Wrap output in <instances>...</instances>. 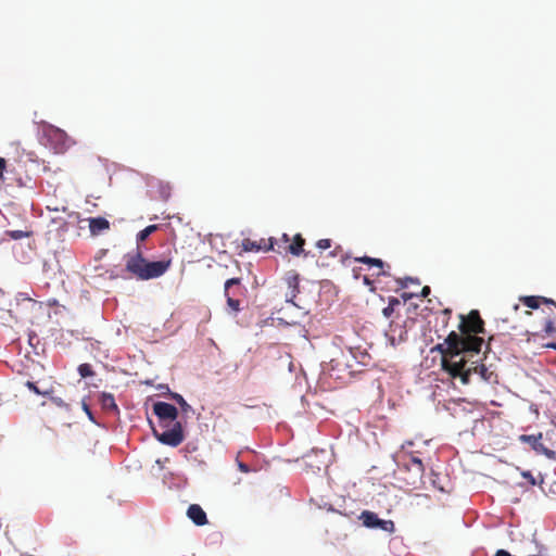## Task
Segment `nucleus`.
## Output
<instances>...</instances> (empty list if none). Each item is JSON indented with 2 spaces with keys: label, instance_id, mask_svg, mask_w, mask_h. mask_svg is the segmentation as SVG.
<instances>
[{
  "label": "nucleus",
  "instance_id": "f257e3e1",
  "mask_svg": "<svg viewBox=\"0 0 556 556\" xmlns=\"http://www.w3.org/2000/svg\"><path fill=\"white\" fill-rule=\"evenodd\" d=\"M484 340L482 338L465 339L457 332L451 331L443 343L431 349V352L441 354V367L452 378H459L462 383L468 384V371H464L465 354H479Z\"/></svg>",
  "mask_w": 556,
  "mask_h": 556
},
{
  "label": "nucleus",
  "instance_id": "f03ea898",
  "mask_svg": "<svg viewBox=\"0 0 556 556\" xmlns=\"http://www.w3.org/2000/svg\"><path fill=\"white\" fill-rule=\"evenodd\" d=\"M170 260L149 261L137 247L134 253L126 255L125 270L138 280H150L163 276L170 267Z\"/></svg>",
  "mask_w": 556,
  "mask_h": 556
},
{
  "label": "nucleus",
  "instance_id": "7ed1b4c3",
  "mask_svg": "<svg viewBox=\"0 0 556 556\" xmlns=\"http://www.w3.org/2000/svg\"><path fill=\"white\" fill-rule=\"evenodd\" d=\"M24 165L21 163L5 165L3 178H1L3 185V191L9 195L14 197L15 189L31 188V177L24 169Z\"/></svg>",
  "mask_w": 556,
  "mask_h": 556
},
{
  "label": "nucleus",
  "instance_id": "20e7f679",
  "mask_svg": "<svg viewBox=\"0 0 556 556\" xmlns=\"http://www.w3.org/2000/svg\"><path fill=\"white\" fill-rule=\"evenodd\" d=\"M458 336L468 338H479L477 334L484 333V321L477 309L470 311L467 315H459Z\"/></svg>",
  "mask_w": 556,
  "mask_h": 556
},
{
  "label": "nucleus",
  "instance_id": "39448f33",
  "mask_svg": "<svg viewBox=\"0 0 556 556\" xmlns=\"http://www.w3.org/2000/svg\"><path fill=\"white\" fill-rule=\"evenodd\" d=\"M42 134L55 153H64L72 144L68 135L51 124L45 123L42 125Z\"/></svg>",
  "mask_w": 556,
  "mask_h": 556
},
{
  "label": "nucleus",
  "instance_id": "423d86ee",
  "mask_svg": "<svg viewBox=\"0 0 556 556\" xmlns=\"http://www.w3.org/2000/svg\"><path fill=\"white\" fill-rule=\"evenodd\" d=\"M401 468L409 473V477L406 479L408 485L416 486L417 483L422 481L425 466L422 460L417 456L410 453L403 455Z\"/></svg>",
  "mask_w": 556,
  "mask_h": 556
},
{
  "label": "nucleus",
  "instance_id": "0eeeda50",
  "mask_svg": "<svg viewBox=\"0 0 556 556\" xmlns=\"http://www.w3.org/2000/svg\"><path fill=\"white\" fill-rule=\"evenodd\" d=\"M477 354H465L464 356V371H468V382L470 381L472 374L479 375L480 378L485 382H496L497 376L494 374V371L490 370L484 364H479L478 361H471V357Z\"/></svg>",
  "mask_w": 556,
  "mask_h": 556
},
{
  "label": "nucleus",
  "instance_id": "6e6552de",
  "mask_svg": "<svg viewBox=\"0 0 556 556\" xmlns=\"http://www.w3.org/2000/svg\"><path fill=\"white\" fill-rule=\"evenodd\" d=\"M358 519L364 527L369 529H380L388 533L395 531V525L392 520L380 519L376 513L370 510H363Z\"/></svg>",
  "mask_w": 556,
  "mask_h": 556
},
{
  "label": "nucleus",
  "instance_id": "1a4fd4ad",
  "mask_svg": "<svg viewBox=\"0 0 556 556\" xmlns=\"http://www.w3.org/2000/svg\"><path fill=\"white\" fill-rule=\"evenodd\" d=\"M153 433L161 443L173 447L178 446L185 439L182 426L179 421H176L170 429L162 433H159L155 429Z\"/></svg>",
  "mask_w": 556,
  "mask_h": 556
},
{
  "label": "nucleus",
  "instance_id": "9d476101",
  "mask_svg": "<svg viewBox=\"0 0 556 556\" xmlns=\"http://www.w3.org/2000/svg\"><path fill=\"white\" fill-rule=\"evenodd\" d=\"M242 293L239 278H230L226 280L224 286V294L227 299V305L232 312L240 311V301L236 299L237 295Z\"/></svg>",
  "mask_w": 556,
  "mask_h": 556
},
{
  "label": "nucleus",
  "instance_id": "9b49d317",
  "mask_svg": "<svg viewBox=\"0 0 556 556\" xmlns=\"http://www.w3.org/2000/svg\"><path fill=\"white\" fill-rule=\"evenodd\" d=\"M241 248L244 252L269 251L274 249V239L252 240L250 238H245L241 242Z\"/></svg>",
  "mask_w": 556,
  "mask_h": 556
},
{
  "label": "nucleus",
  "instance_id": "f8f14e48",
  "mask_svg": "<svg viewBox=\"0 0 556 556\" xmlns=\"http://www.w3.org/2000/svg\"><path fill=\"white\" fill-rule=\"evenodd\" d=\"M153 413L157 416V418L163 420L174 421L178 417L177 408L166 402H156L153 404Z\"/></svg>",
  "mask_w": 556,
  "mask_h": 556
},
{
  "label": "nucleus",
  "instance_id": "ddd939ff",
  "mask_svg": "<svg viewBox=\"0 0 556 556\" xmlns=\"http://www.w3.org/2000/svg\"><path fill=\"white\" fill-rule=\"evenodd\" d=\"M285 281L288 286V291L286 292L287 302L294 303V299L299 293V274L294 270L288 271Z\"/></svg>",
  "mask_w": 556,
  "mask_h": 556
},
{
  "label": "nucleus",
  "instance_id": "4468645a",
  "mask_svg": "<svg viewBox=\"0 0 556 556\" xmlns=\"http://www.w3.org/2000/svg\"><path fill=\"white\" fill-rule=\"evenodd\" d=\"M187 516L197 525L204 526L207 523V518L205 511L198 504H191L188 507Z\"/></svg>",
  "mask_w": 556,
  "mask_h": 556
},
{
  "label": "nucleus",
  "instance_id": "2eb2a0df",
  "mask_svg": "<svg viewBox=\"0 0 556 556\" xmlns=\"http://www.w3.org/2000/svg\"><path fill=\"white\" fill-rule=\"evenodd\" d=\"M101 407L109 413L118 414L119 409L112 393L102 392L100 395Z\"/></svg>",
  "mask_w": 556,
  "mask_h": 556
},
{
  "label": "nucleus",
  "instance_id": "dca6fc26",
  "mask_svg": "<svg viewBox=\"0 0 556 556\" xmlns=\"http://www.w3.org/2000/svg\"><path fill=\"white\" fill-rule=\"evenodd\" d=\"M354 260H355V262L366 264L370 267H377L379 269L378 275L390 276V274L383 269L386 264L380 258H375V257H370V256H359V257H355Z\"/></svg>",
  "mask_w": 556,
  "mask_h": 556
},
{
  "label": "nucleus",
  "instance_id": "f3484780",
  "mask_svg": "<svg viewBox=\"0 0 556 556\" xmlns=\"http://www.w3.org/2000/svg\"><path fill=\"white\" fill-rule=\"evenodd\" d=\"M304 245H305V239L300 233H298L293 237L292 242L289 244L288 252L294 256H299L301 254H304V256H307L308 253L304 252Z\"/></svg>",
  "mask_w": 556,
  "mask_h": 556
},
{
  "label": "nucleus",
  "instance_id": "a211bd4d",
  "mask_svg": "<svg viewBox=\"0 0 556 556\" xmlns=\"http://www.w3.org/2000/svg\"><path fill=\"white\" fill-rule=\"evenodd\" d=\"M520 301L529 308L536 309L540 307L541 303L546 304H554V300L543 298V296H535V295H528V296H521Z\"/></svg>",
  "mask_w": 556,
  "mask_h": 556
},
{
  "label": "nucleus",
  "instance_id": "6ab92c4d",
  "mask_svg": "<svg viewBox=\"0 0 556 556\" xmlns=\"http://www.w3.org/2000/svg\"><path fill=\"white\" fill-rule=\"evenodd\" d=\"M541 439H542V434L540 433L539 435H527V434H522L520 437V440L522 442H527L529 443L533 450L538 451V452H542L546 455H549V451L543 446V444L541 443Z\"/></svg>",
  "mask_w": 556,
  "mask_h": 556
},
{
  "label": "nucleus",
  "instance_id": "aec40b11",
  "mask_svg": "<svg viewBox=\"0 0 556 556\" xmlns=\"http://www.w3.org/2000/svg\"><path fill=\"white\" fill-rule=\"evenodd\" d=\"M110 228V223L104 217H93L89 219V229L92 235H99Z\"/></svg>",
  "mask_w": 556,
  "mask_h": 556
},
{
  "label": "nucleus",
  "instance_id": "412c9836",
  "mask_svg": "<svg viewBox=\"0 0 556 556\" xmlns=\"http://www.w3.org/2000/svg\"><path fill=\"white\" fill-rule=\"evenodd\" d=\"M159 229V225H149L137 233V242H143L151 233Z\"/></svg>",
  "mask_w": 556,
  "mask_h": 556
},
{
  "label": "nucleus",
  "instance_id": "4be33fe9",
  "mask_svg": "<svg viewBox=\"0 0 556 556\" xmlns=\"http://www.w3.org/2000/svg\"><path fill=\"white\" fill-rule=\"evenodd\" d=\"M401 304L400 300L396 299V298H390L389 299V303H388V306H386L383 309H382V314L386 318H390L392 316V314L394 313V309L396 306H399Z\"/></svg>",
  "mask_w": 556,
  "mask_h": 556
},
{
  "label": "nucleus",
  "instance_id": "5701e85b",
  "mask_svg": "<svg viewBox=\"0 0 556 556\" xmlns=\"http://www.w3.org/2000/svg\"><path fill=\"white\" fill-rule=\"evenodd\" d=\"M159 195L162 200L167 201L170 197L172 188L168 182L157 181Z\"/></svg>",
  "mask_w": 556,
  "mask_h": 556
},
{
  "label": "nucleus",
  "instance_id": "b1692460",
  "mask_svg": "<svg viewBox=\"0 0 556 556\" xmlns=\"http://www.w3.org/2000/svg\"><path fill=\"white\" fill-rule=\"evenodd\" d=\"M31 231L29 230H9L7 235L13 240H20L23 238H28L31 236Z\"/></svg>",
  "mask_w": 556,
  "mask_h": 556
},
{
  "label": "nucleus",
  "instance_id": "393cba45",
  "mask_svg": "<svg viewBox=\"0 0 556 556\" xmlns=\"http://www.w3.org/2000/svg\"><path fill=\"white\" fill-rule=\"evenodd\" d=\"M543 331L546 336H552L556 333V324L555 320L551 317H547L544 323Z\"/></svg>",
  "mask_w": 556,
  "mask_h": 556
},
{
  "label": "nucleus",
  "instance_id": "a878e982",
  "mask_svg": "<svg viewBox=\"0 0 556 556\" xmlns=\"http://www.w3.org/2000/svg\"><path fill=\"white\" fill-rule=\"evenodd\" d=\"M78 374L81 378L91 377L94 375L90 364L84 363L78 366Z\"/></svg>",
  "mask_w": 556,
  "mask_h": 556
},
{
  "label": "nucleus",
  "instance_id": "bb28decb",
  "mask_svg": "<svg viewBox=\"0 0 556 556\" xmlns=\"http://www.w3.org/2000/svg\"><path fill=\"white\" fill-rule=\"evenodd\" d=\"M173 399L179 404L184 413H188L191 410V406L185 401V399L180 394H173Z\"/></svg>",
  "mask_w": 556,
  "mask_h": 556
},
{
  "label": "nucleus",
  "instance_id": "cd10ccee",
  "mask_svg": "<svg viewBox=\"0 0 556 556\" xmlns=\"http://www.w3.org/2000/svg\"><path fill=\"white\" fill-rule=\"evenodd\" d=\"M397 282L401 288H406L408 286V283H414V285L420 283L418 278H413V277H405L403 279H399Z\"/></svg>",
  "mask_w": 556,
  "mask_h": 556
},
{
  "label": "nucleus",
  "instance_id": "c85d7f7f",
  "mask_svg": "<svg viewBox=\"0 0 556 556\" xmlns=\"http://www.w3.org/2000/svg\"><path fill=\"white\" fill-rule=\"evenodd\" d=\"M331 245H332V241L330 239H320L316 242V248L320 251L330 249Z\"/></svg>",
  "mask_w": 556,
  "mask_h": 556
},
{
  "label": "nucleus",
  "instance_id": "c756f323",
  "mask_svg": "<svg viewBox=\"0 0 556 556\" xmlns=\"http://www.w3.org/2000/svg\"><path fill=\"white\" fill-rule=\"evenodd\" d=\"M25 386H26L30 391H33V392H34V393H36V394H40V395H45V394H47V392L40 391V390L38 389V387L36 386V383H35V382L27 381V382L25 383Z\"/></svg>",
  "mask_w": 556,
  "mask_h": 556
},
{
  "label": "nucleus",
  "instance_id": "7c9ffc66",
  "mask_svg": "<svg viewBox=\"0 0 556 556\" xmlns=\"http://www.w3.org/2000/svg\"><path fill=\"white\" fill-rule=\"evenodd\" d=\"M52 402L60 407L68 408V405L61 397H53Z\"/></svg>",
  "mask_w": 556,
  "mask_h": 556
},
{
  "label": "nucleus",
  "instance_id": "2f4dec72",
  "mask_svg": "<svg viewBox=\"0 0 556 556\" xmlns=\"http://www.w3.org/2000/svg\"><path fill=\"white\" fill-rule=\"evenodd\" d=\"M430 287L429 286H425L422 289H421V292L419 294V296L421 298H427L429 294H430Z\"/></svg>",
  "mask_w": 556,
  "mask_h": 556
},
{
  "label": "nucleus",
  "instance_id": "473e14b6",
  "mask_svg": "<svg viewBox=\"0 0 556 556\" xmlns=\"http://www.w3.org/2000/svg\"><path fill=\"white\" fill-rule=\"evenodd\" d=\"M83 408L86 412V414L88 415L89 419L93 420L92 413H91L89 406L85 402L83 403Z\"/></svg>",
  "mask_w": 556,
  "mask_h": 556
},
{
  "label": "nucleus",
  "instance_id": "72a5a7b5",
  "mask_svg": "<svg viewBox=\"0 0 556 556\" xmlns=\"http://www.w3.org/2000/svg\"><path fill=\"white\" fill-rule=\"evenodd\" d=\"M522 476H523L525 478H527V479L530 481V483H531L532 485H534V484H535V479L533 478V476L531 475V472H529V471L523 472V473H522Z\"/></svg>",
  "mask_w": 556,
  "mask_h": 556
},
{
  "label": "nucleus",
  "instance_id": "f704fd0d",
  "mask_svg": "<svg viewBox=\"0 0 556 556\" xmlns=\"http://www.w3.org/2000/svg\"><path fill=\"white\" fill-rule=\"evenodd\" d=\"M451 313H452V311L450 308L443 309L442 314L444 315V324H447Z\"/></svg>",
  "mask_w": 556,
  "mask_h": 556
},
{
  "label": "nucleus",
  "instance_id": "c9c22d12",
  "mask_svg": "<svg viewBox=\"0 0 556 556\" xmlns=\"http://www.w3.org/2000/svg\"><path fill=\"white\" fill-rule=\"evenodd\" d=\"M238 467H239L240 471H242V472L248 473L250 471L249 466L247 464H244V463H239Z\"/></svg>",
  "mask_w": 556,
  "mask_h": 556
},
{
  "label": "nucleus",
  "instance_id": "e433bc0d",
  "mask_svg": "<svg viewBox=\"0 0 556 556\" xmlns=\"http://www.w3.org/2000/svg\"><path fill=\"white\" fill-rule=\"evenodd\" d=\"M363 281L370 287V290H374L372 281L367 276L364 277Z\"/></svg>",
  "mask_w": 556,
  "mask_h": 556
},
{
  "label": "nucleus",
  "instance_id": "4c0bfd02",
  "mask_svg": "<svg viewBox=\"0 0 556 556\" xmlns=\"http://www.w3.org/2000/svg\"><path fill=\"white\" fill-rule=\"evenodd\" d=\"M413 296H415V294H414V293H406V292H405V293H403V294H402V298H403V300H404V301H408V300H410Z\"/></svg>",
  "mask_w": 556,
  "mask_h": 556
},
{
  "label": "nucleus",
  "instance_id": "58836bf2",
  "mask_svg": "<svg viewBox=\"0 0 556 556\" xmlns=\"http://www.w3.org/2000/svg\"><path fill=\"white\" fill-rule=\"evenodd\" d=\"M544 346L556 351V342L546 343Z\"/></svg>",
  "mask_w": 556,
  "mask_h": 556
},
{
  "label": "nucleus",
  "instance_id": "ea45409f",
  "mask_svg": "<svg viewBox=\"0 0 556 556\" xmlns=\"http://www.w3.org/2000/svg\"><path fill=\"white\" fill-rule=\"evenodd\" d=\"M281 239H282L283 242H289L290 241V238H289V236L287 233H283Z\"/></svg>",
  "mask_w": 556,
  "mask_h": 556
},
{
  "label": "nucleus",
  "instance_id": "a19ab883",
  "mask_svg": "<svg viewBox=\"0 0 556 556\" xmlns=\"http://www.w3.org/2000/svg\"><path fill=\"white\" fill-rule=\"evenodd\" d=\"M492 340V337L489 339V343L486 344V350L484 353H488L490 351V341Z\"/></svg>",
  "mask_w": 556,
  "mask_h": 556
},
{
  "label": "nucleus",
  "instance_id": "79ce46f5",
  "mask_svg": "<svg viewBox=\"0 0 556 556\" xmlns=\"http://www.w3.org/2000/svg\"><path fill=\"white\" fill-rule=\"evenodd\" d=\"M330 255L336 256L337 255V250L331 251Z\"/></svg>",
  "mask_w": 556,
  "mask_h": 556
},
{
  "label": "nucleus",
  "instance_id": "37998d69",
  "mask_svg": "<svg viewBox=\"0 0 556 556\" xmlns=\"http://www.w3.org/2000/svg\"><path fill=\"white\" fill-rule=\"evenodd\" d=\"M518 309H519V304H515V305H514V311H516V312H517Z\"/></svg>",
  "mask_w": 556,
  "mask_h": 556
},
{
  "label": "nucleus",
  "instance_id": "c03bdc74",
  "mask_svg": "<svg viewBox=\"0 0 556 556\" xmlns=\"http://www.w3.org/2000/svg\"><path fill=\"white\" fill-rule=\"evenodd\" d=\"M553 305H555V306H556V302H555V301H554V304H553Z\"/></svg>",
  "mask_w": 556,
  "mask_h": 556
}]
</instances>
